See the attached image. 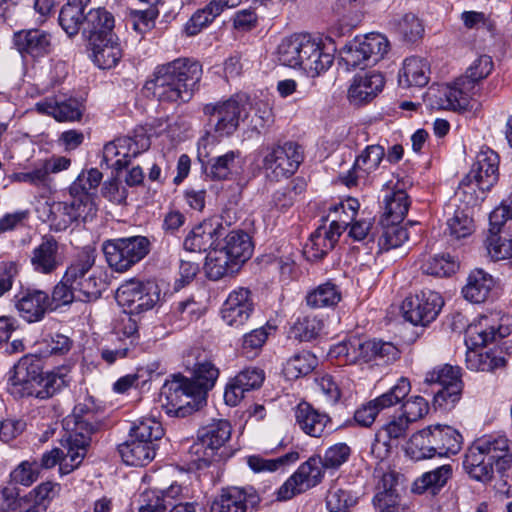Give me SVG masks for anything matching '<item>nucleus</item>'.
<instances>
[{
	"label": "nucleus",
	"mask_w": 512,
	"mask_h": 512,
	"mask_svg": "<svg viewBox=\"0 0 512 512\" xmlns=\"http://www.w3.org/2000/svg\"><path fill=\"white\" fill-rule=\"evenodd\" d=\"M410 423L400 414L392 417L383 425L375 436L372 444V453L379 459L386 458L391 449V442L405 438Z\"/></svg>",
	"instance_id": "4be33fe9"
},
{
	"label": "nucleus",
	"mask_w": 512,
	"mask_h": 512,
	"mask_svg": "<svg viewBox=\"0 0 512 512\" xmlns=\"http://www.w3.org/2000/svg\"><path fill=\"white\" fill-rule=\"evenodd\" d=\"M462 436L448 425L428 426L414 433L407 451L416 460L432 458L435 455H455L461 450Z\"/></svg>",
	"instance_id": "0eeeda50"
},
{
	"label": "nucleus",
	"mask_w": 512,
	"mask_h": 512,
	"mask_svg": "<svg viewBox=\"0 0 512 512\" xmlns=\"http://www.w3.org/2000/svg\"><path fill=\"white\" fill-rule=\"evenodd\" d=\"M389 26L407 42H415L424 32L421 21L412 13L394 16L389 21Z\"/></svg>",
	"instance_id": "49530a36"
},
{
	"label": "nucleus",
	"mask_w": 512,
	"mask_h": 512,
	"mask_svg": "<svg viewBox=\"0 0 512 512\" xmlns=\"http://www.w3.org/2000/svg\"><path fill=\"white\" fill-rule=\"evenodd\" d=\"M115 34L89 42L94 63L101 69H110L120 60L122 53Z\"/></svg>",
	"instance_id": "473e14b6"
},
{
	"label": "nucleus",
	"mask_w": 512,
	"mask_h": 512,
	"mask_svg": "<svg viewBox=\"0 0 512 512\" xmlns=\"http://www.w3.org/2000/svg\"><path fill=\"white\" fill-rule=\"evenodd\" d=\"M356 502L357 499L350 490L337 485L332 486L326 496V507L329 512H348Z\"/></svg>",
	"instance_id": "e2e57ef3"
},
{
	"label": "nucleus",
	"mask_w": 512,
	"mask_h": 512,
	"mask_svg": "<svg viewBox=\"0 0 512 512\" xmlns=\"http://www.w3.org/2000/svg\"><path fill=\"white\" fill-rule=\"evenodd\" d=\"M390 43L380 33H368L357 36L341 50V58L351 68L376 64L388 53Z\"/></svg>",
	"instance_id": "9b49d317"
},
{
	"label": "nucleus",
	"mask_w": 512,
	"mask_h": 512,
	"mask_svg": "<svg viewBox=\"0 0 512 512\" xmlns=\"http://www.w3.org/2000/svg\"><path fill=\"white\" fill-rule=\"evenodd\" d=\"M122 460L129 466H144L155 457V444H148L145 441L128 439L118 446Z\"/></svg>",
	"instance_id": "2f4dec72"
},
{
	"label": "nucleus",
	"mask_w": 512,
	"mask_h": 512,
	"mask_svg": "<svg viewBox=\"0 0 512 512\" xmlns=\"http://www.w3.org/2000/svg\"><path fill=\"white\" fill-rule=\"evenodd\" d=\"M235 262L242 265L252 256L253 246L248 233L243 230L229 232L221 247Z\"/></svg>",
	"instance_id": "4c0bfd02"
},
{
	"label": "nucleus",
	"mask_w": 512,
	"mask_h": 512,
	"mask_svg": "<svg viewBox=\"0 0 512 512\" xmlns=\"http://www.w3.org/2000/svg\"><path fill=\"white\" fill-rule=\"evenodd\" d=\"M493 286V278L482 269H476L470 273L462 293L468 301L482 303L488 299Z\"/></svg>",
	"instance_id": "e433bc0d"
},
{
	"label": "nucleus",
	"mask_w": 512,
	"mask_h": 512,
	"mask_svg": "<svg viewBox=\"0 0 512 512\" xmlns=\"http://www.w3.org/2000/svg\"><path fill=\"white\" fill-rule=\"evenodd\" d=\"M411 391L408 378L401 377L387 392L372 400L379 411L390 408L400 403Z\"/></svg>",
	"instance_id": "4d7b16f0"
},
{
	"label": "nucleus",
	"mask_w": 512,
	"mask_h": 512,
	"mask_svg": "<svg viewBox=\"0 0 512 512\" xmlns=\"http://www.w3.org/2000/svg\"><path fill=\"white\" fill-rule=\"evenodd\" d=\"M70 197V200L61 202L66 203L68 211L76 221L81 220L83 222H87L95 217L97 213V206L93 197H81L79 195H70Z\"/></svg>",
	"instance_id": "052dcab7"
},
{
	"label": "nucleus",
	"mask_w": 512,
	"mask_h": 512,
	"mask_svg": "<svg viewBox=\"0 0 512 512\" xmlns=\"http://www.w3.org/2000/svg\"><path fill=\"white\" fill-rule=\"evenodd\" d=\"M303 161L301 147L292 141L278 143L265 149L263 168L274 180L292 176Z\"/></svg>",
	"instance_id": "2eb2a0df"
},
{
	"label": "nucleus",
	"mask_w": 512,
	"mask_h": 512,
	"mask_svg": "<svg viewBox=\"0 0 512 512\" xmlns=\"http://www.w3.org/2000/svg\"><path fill=\"white\" fill-rule=\"evenodd\" d=\"M164 295L157 281L131 279L117 289L116 300L129 315H139L153 309Z\"/></svg>",
	"instance_id": "9d476101"
},
{
	"label": "nucleus",
	"mask_w": 512,
	"mask_h": 512,
	"mask_svg": "<svg viewBox=\"0 0 512 512\" xmlns=\"http://www.w3.org/2000/svg\"><path fill=\"white\" fill-rule=\"evenodd\" d=\"M305 299L311 308L334 307L341 300V292L334 283L326 282L308 292Z\"/></svg>",
	"instance_id": "37998d69"
},
{
	"label": "nucleus",
	"mask_w": 512,
	"mask_h": 512,
	"mask_svg": "<svg viewBox=\"0 0 512 512\" xmlns=\"http://www.w3.org/2000/svg\"><path fill=\"white\" fill-rule=\"evenodd\" d=\"M299 34L284 38L278 46L277 54L279 62L291 68L299 66V49L301 46Z\"/></svg>",
	"instance_id": "0e129e2a"
},
{
	"label": "nucleus",
	"mask_w": 512,
	"mask_h": 512,
	"mask_svg": "<svg viewBox=\"0 0 512 512\" xmlns=\"http://www.w3.org/2000/svg\"><path fill=\"white\" fill-rule=\"evenodd\" d=\"M420 269L427 275L446 277L456 272L458 263L449 254H441L423 261Z\"/></svg>",
	"instance_id": "13d9d810"
},
{
	"label": "nucleus",
	"mask_w": 512,
	"mask_h": 512,
	"mask_svg": "<svg viewBox=\"0 0 512 512\" xmlns=\"http://www.w3.org/2000/svg\"><path fill=\"white\" fill-rule=\"evenodd\" d=\"M492 69V58L488 55H481L467 68L466 74L457 79V84L473 90L478 82L491 73Z\"/></svg>",
	"instance_id": "8fccbe9b"
},
{
	"label": "nucleus",
	"mask_w": 512,
	"mask_h": 512,
	"mask_svg": "<svg viewBox=\"0 0 512 512\" xmlns=\"http://www.w3.org/2000/svg\"><path fill=\"white\" fill-rule=\"evenodd\" d=\"M106 289V282L95 270H92L79 282L74 291L78 293V301L92 302L101 297Z\"/></svg>",
	"instance_id": "603ef678"
},
{
	"label": "nucleus",
	"mask_w": 512,
	"mask_h": 512,
	"mask_svg": "<svg viewBox=\"0 0 512 512\" xmlns=\"http://www.w3.org/2000/svg\"><path fill=\"white\" fill-rule=\"evenodd\" d=\"M68 372L67 367H59L43 373L37 360L23 357L9 372V383L13 392L21 397L45 400L53 397L68 384Z\"/></svg>",
	"instance_id": "20e7f679"
},
{
	"label": "nucleus",
	"mask_w": 512,
	"mask_h": 512,
	"mask_svg": "<svg viewBox=\"0 0 512 512\" xmlns=\"http://www.w3.org/2000/svg\"><path fill=\"white\" fill-rule=\"evenodd\" d=\"M343 226L333 220L329 227L320 226L311 235L304 246L303 253L310 261L322 259L338 242Z\"/></svg>",
	"instance_id": "6ab92c4d"
},
{
	"label": "nucleus",
	"mask_w": 512,
	"mask_h": 512,
	"mask_svg": "<svg viewBox=\"0 0 512 512\" xmlns=\"http://www.w3.org/2000/svg\"><path fill=\"white\" fill-rule=\"evenodd\" d=\"M102 173L92 168L87 173H81L69 187L70 195L91 196L94 198L97 187L102 181Z\"/></svg>",
	"instance_id": "bf43d9fd"
},
{
	"label": "nucleus",
	"mask_w": 512,
	"mask_h": 512,
	"mask_svg": "<svg viewBox=\"0 0 512 512\" xmlns=\"http://www.w3.org/2000/svg\"><path fill=\"white\" fill-rule=\"evenodd\" d=\"M302 47L299 49V66L312 77L326 71L333 63L334 57L325 52L321 41L309 34H299Z\"/></svg>",
	"instance_id": "a211bd4d"
},
{
	"label": "nucleus",
	"mask_w": 512,
	"mask_h": 512,
	"mask_svg": "<svg viewBox=\"0 0 512 512\" xmlns=\"http://www.w3.org/2000/svg\"><path fill=\"white\" fill-rule=\"evenodd\" d=\"M205 267L211 280H219L235 274L241 266L236 265V262L221 247L216 246L208 254Z\"/></svg>",
	"instance_id": "ea45409f"
},
{
	"label": "nucleus",
	"mask_w": 512,
	"mask_h": 512,
	"mask_svg": "<svg viewBox=\"0 0 512 512\" xmlns=\"http://www.w3.org/2000/svg\"><path fill=\"white\" fill-rule=\"evenodd\" d=\"M401 222L381 221L382 233L378 239V246L381 252L400 247L408 240L407 230L400 226Z\"/></svg>",
	"instance_id": "864d4df0"
},
{
	"label": "nucleus",
	"mask_w": 512,
	"mask_h": 512,
	"mask_svg": "<svg viewBox=\"0 0 512 512\" xmlns=\"http://www.w3.org/2000/svg\"><path fill=\"white\" fill-rule=\"evenodd\" d=\"M240 3L241 0H211L204 8L197 10L192 15L185 25V33L188 36L197 35L226 8H234Z\"/></svg>",
	"instance_id": "a878e982"
},
{
	"label": "nucleus",
	"mask_w": 512,
	"mask_h": 512,
	"mask_svg": "<svg viewBox=\"0 0 512 512\" xmlns=\"http://www.w3.org/2000/svg\"><path fill=\"white\" fill-rule=\"evenodd\" d=\"M429 81V65L420 57L405 59L398 75L399 85L403 88L411 86L423 87Z\"/></svg>",
	"instance_id": "f704fd0d"
},
{
	"label": "nucleus",
	"mask_w": 512,
	"mask_h": 512,
	"mask_svg": "<svg viewBox=\"0 0 512 512\" xmlns=\"http://www.w3.org/2000/svg\"><path fill=\"white\" fill-rule=\"evenodd\" d=\"M255 498L237 487L223 490L213 501L211 512H248V504H255Z\"/></svg>",
	"instance_id": "7c9ffc66"
},
{
	"label": "nucleus",
	"mask_w": 512,
	"mask_h": 512,
	"mask_svg": "<svg viewBox=\"0 0 512 512\" xmlns=\"http://www.w3.org/2000/svg\"><path fill=\"white\" fill-rule=\"evenodd\" d=\"M469 198L465 199V206L463 208H454L452 204L447 206V230L449 234L456 238H465L472 234L474 231L473 219L470 213V206L476 204H468Z\"/></svg>",
	"instance_id": "c9c22d12"
},
{
	"label": "nucleus",
	"mask_w": 512,
	"mask_h": 512,
	"mask_svg": "<svg viewBox=\"0 0 512 512\" xmlns=\"http://www.w3.org/2000/svg\"><path fill=\"white\" fill-rule=\"evenodd\" d=\"M163 435L164 429L161 423L154 418L138 419L129 430V436L142 442L145 441L148 444H155Z\"/></svg>",
	"instance_id": "3c124183"
},
{
	"label": "nucleus",
	"mask_w": 512,
	"mask_h": 512,
	"mask_svg": "<svg viewBox=\"0 0 512 512\" xmlns=\"http://www.w3.org/2000/svg\"><path fill=\"white\" fill-rule=\"evenodd\" d=\"M499 157L491 149L481 150L472 165L469 173L459 185V191L469 196L468 204H478L485 198V192L489 191L498 181Z\"/></svg>",
	"instance_id": "6e6552de"
},
{
	"label": "nucleus",
	"mask_w": 512,
	"mask_h": 512,
	"mask_svg": "<svg viewBox=\"0 0 512 512\" xmlns=\"http://www.w3.org/2000/svg\"><path fill=\"white\" fill-rule=\"evenodd\" d=\"M512 332V317L501 311L482 314L466 331V345L484 347Z\"/></svg>",
	"instance_id": "4468645a"
},
{
	"label": "nucleus",
	"mask_w": 512,
	"mask_h": 512,
	"mask_svg": "<svg viewBox=\"0 0 512 512\" xmlns=\"http://www.w3.org/2000/svg\"><path fill=\"white\" fill-rule=\"evenodd\" d=\"M444 301L438 292L423 290L405 298L401 309L404 318L413 325L427 326L439 315Z\"/></svg>",
	"instance_id": "dca6fc26"
},
{
	"label": "nucleus",
	"mask_w": 512,
	"mask_h": 512,
	"mask_svg": "<svg viewBox=\"0 0 512 512\" xmlns=\"http://www.w3.org/2000/svg\"><path fill=\"white\" fill-rule=\"evenodd\" d=\"M225 233L221 223L213 226L212 223H203L190 231L184 240V248L190 252H205L214 249L218 244L217 240Z\"/></svg>",
	"instance_id": "b1692460"
},
{
	"label": "nucleus",
	"mask_w": 512,
	"mask_h": 512,
	"mask_svg": "<svg viewBox=\"0 0 512 512\" xmlns=\"http://www.w3.org/2000/svg\"><path fill=\"white\" fill-rule=\"evenodd\" d=\"M385 156V149L381 145H369L356 158L353 173L362 171L365 174L374 172L382 162Z\"/></svg>",
	"instance_id": "680f3d73"
},
{
	"label": "nucleus",
	"mask_w": 512,
	"mask_h": 512,
	"mask_svg": "<svg viewBox=\"0 0 512 512\" xmlns=\"http://www.w3.org/2000/svg\"><path fill=\"white\" fill-rule=\"evenodd\" d=\"M61 491V485L56 482L46 481L37 485L30 491V497L34 502L32 508L38 511L46 510L47 506L54 500Z\"/></svg>",
	"instance_id": "69168bd1"
},
{
	"label": "nucleus",
	"mask_w": 512,
	"mask_h": 512,
	"mask_svg": "<svg viewBox=\"0 0 512 512\" xmlns=\"http://www.w3.org/2000/svg\"><path fill=\"white\" fill-rule=\"evenodd\" d=\"M240 158L239 151H228L227 153L212 158L206 168L207 176L212 180H226L237 167Z\"/></svg>",
	"instance_id": "de8ad7c7"
},
{
	"label": "nucleus",
	"mask_w": 512,
	"mask_h": 512,
	"mask_svg": "<svg viewBox=\"0 0 512 512\" xmlns=\"http://www.w3.org/2000/svg\"><path fill=\"white\" fill-rule=\"evenodd\" d=\"M30 263L37 273H54L63 263L59 243L52 236H44L42 242L33 249Z\"/></svg>",
	"instance_id": "aec40b11"
},
{
	"label": "nucleus",
	"mask_w": 512,
	"mask_h": 512,
	"mask_svg": "<svg viewBox=\"0 0 512 512\" xmlns=\"http://www.w3.org/2000/svg\"><path fill=\"white\" fill-rule=\"evenodd\" d=\"M95 259L94 250L85 249L67 266L63 276L65 281L72 285V289H75L80 280L94 270Z\"/></svg>",
	"instance_id": "79ce46f5"
},
{
	"label": "nucleus",
	"mask_w": 512,
	"mask_h": 512,
	"mask_svg": "<svg viewBox=\"0 0 512 512\" xmlns=\"http://www.w3.org/2000/svg\"><path fill=\"white\" fill-rule=\"evenodd\" d=\"M119 156L113 163L116 170H122L127 167L131 159L140 153L149 149L151 142L150 138L143 132L135 134L133 137L124 136L115 139Z\"/></svg>",
	"instance_id": "c85d7f7f"
},
{
	"label": "nucleus",
	"mask_w": 512,
	"mask_h": 512,
	"mask_svg": "<svg viewBox=\"0 0 512 512\" xmlns=\"http://www.w3.org/2000/svg\"><path fill=\"white\" fill-rule=\"evenodd\" d=\"M91 0H68L61 8L59 25L69 37L77 35L91 41H97L113 35L114 17L104 8H90L86 11Z\"/></svg>",
	"instance_id": "39448f33"
},
{
	"label": "nucleus",
	"mask_w": 512,
	"mask_h": 512,
	"mask_svg": "<svg viewBox=\"0 0 512 512\" xmlns=\"http://www.w3.org/2000/svg\"><path fill=\"white\" fill-rule=\"evenodd\" d=\"M452 476V467L445 464L434 470L425 472L413 483V492L422 494L429 492L432 495L437 494Z\"/></svg>",
	"instance_id": "58836bf2"
},
{
	"label": "nucleus",
	"mask_w": 512,
	"mask_h": 512,
	"mask_svg": "<svg viewBox=\"0 0 512 512\" xmlns=\"http://www.w3.org/2000/svg\"><path fill=\"white\" fill-rule=\"evenodd\" d=\"M295 417L299 427L309 436L321 437L333 430L329 416L320 413L307 402L298 404Z\"/></svg>",
	"instance_id": "5701e85b"
},
{
	"label": "nucleus",
	"mask_w": 512,
	"mask_h": 512,
	"mask_svg": "<svg viewBox=\"0 0 512 512\" xmlns=\"http://www.w3.org/2000/svg\"><path fill=\"white\" fill-rule=\"evenodd\" d=\"M254 311L251 291L239 287L230 292L221 309V316L226 325L239 329L249 321Z\"/></svg>",
	"instance_id": "f3484780"
},
{
	"label": "nucleus",
	"mask_w": 512,
	"mask_h": 512,
	"mask_svg": "<svg viewBox=\"0 0 512 512\" xmlns=\"http://www.w3.org/2000/svg\"><path fill=\"white\" fill-rule=\"evenodd\" d=\"M36 110L41 114L54 117L57 121H75L82 116L79 102L75 99L57 101L54 98H46L36 103Z\"/></svg>",
	"instance_id": "72a5a7b5"
},
{
	"label": "nucleus",
	"mask_w": 512,
	"mask_h": 512,
	"mask_svg": "<svg viewBox=\"0 0 512 512\" xmlns=\"http://www.w3.org/2000/svg\"><path fill=\"white\" fill-rule=\"evenodd\" d=\"M351 453L345 443H337L329 447L324 457L312 456L302 463L278 490L279 500H288L297 494L318 485L324 476V469H336L344 464Z\"/></svg>",
	"instance_id": "423d86ee"
},
{
	"label": "nucleus",
	"mask_w": 512,
	"mask_h": 512,
	"mask_svg": "<svg viewBox=\"0 0 512 512\" xmlns=\"http://www.w3.org/2000/svg\"><path fill=\"white\" fill-rule=\"evenodd\" d=\"M512 467V441L505 435H485L467 448L463 468L470 478L488 483L494 470L501 476Z\"/></svg>",
	"instance_id": "7ed1b4c3"
},
{
	"label": "nucleus",
	"mask_w": 512,
	"mask_h": 512,
	"mask_svg": "<svg viewBox=\"0 0 512 512\" xmlns=\"http://www.w3.org/2000/svg\"><path fill=\"white\" fill-rule=\"evenodd\" d=\"M467 347L466 364L468 369L490 372L505 366V358L496 356L492 352H478L477 347L471 346V344Z\"/></svg>",
	"instance_id": "a18cd8bd"
},
{
	"label": "nucleus",
	"mask_w": 512,
	"mask_h": 512,
	"mask_svg": "<svg viewBox=\"0 0 512 512\" xmlns=\"http://www.w3.org/2000/svg\"><path fill=\"white\" fill-rule=\"evenodd\" d=\"M299 459V453L291 451L276 459H264L259 456H250L248 458L249 467L255 472L276 471L279 467L296 462Z\"/></svg>",
	"instance_id": "338daca9"
},
{
	"label": "nucleus",
	"mask_w": 512,
	"mask_h": 512,
	"mask_svg": "<svg viewBox=\"0 0 512 512\" xmlns=\"http://www.w3.org/2000/svg\"><path fill=\"white\" fill-rule=\"evenodd\" d=\"M16 307L27 322L40 321L44 315L52 310L50 296L47 292L38 289H28L18 300Z\"/></svg>",
	"instance_id": "393cba45"
},
{
	"label": "nucleus",
	"mask_w": 512,
	"mask_h": 512,
	"mask_svg": "<svg viewBox=\"0 0 512 512\" xmlns=\"http://www.w3.org/2000/svg\"><path fill=\"white\" fill-rule=\"evenodd\" d=\"M63 445L60 474L67 475L77 469L87 453L88 439L82 434L70 435Z\"/></svg>",
	"instance_id": "bb28decb"
},
{
	"label": "nucleus",
	"mask_w": 512,
	"mask_h": 512,
	"mask_svg": "<svg viewBox=\"0 0 512 512\" xmlns=\"http://www.w3.org/2000/svg\"><path fill=\"white\" fill-rule=\"evenodd\" d=\"M232 427L227 420H217L201 429L198 434L215 453L230 439Z\"/></svg>",
	"instance_id": "c03bdc74"
},
{
	"label": "nucleus",
	"mask_w": 512,
	"mask_h": 512,
	"mask_svg": "<svg viewBox=\"0 0 512 512\" xmlns=\"http://www.w3.org/2000/svg\"><path fill=\"white\" fill-rule=\"evenodd\" d=\"M14 43L21 53L39 57L50 51V35L39 29L20 31L14 35Z\"/></svg>",
	"instance_id": "cd10ccee"
},
{
	"label": "nucleus",
	"mask_w": 512,
	"mask_h": 512,
	"mask_svg": "<svg viewBox=\"0 0 512 512\" xmlns=\"http://www.w3.org/2000/svg\"><path fill=\"white\" fill-rule=\"evenodd\" d=\"M202 77V66L196 60L178 58L158 66L146 81V91L162 103H185L191 100Z\"/></svg>",
	"instance_id": "f03ea898"
},
{
	"label": "nucleus",
	"mask_w": 512,
	"mask_h": 512,
	"mask_svg": "<svg viewBox=\"0 0 512 512\" xmlns=\"http://www.w3.org/2000/svg\"><path fill=\"white\" fill-rule=\"evenodd\" d=\"M374 478L376 483L372 499L373 506H383V504L404 500L399 492L398 478L394 472L376 471Z\"/></svg>",
	"instance_id": "c756f323"
},
{
	"label": "nucleus",
	"mask_w": 512,
	"mask_h": 512,
	"mask_svg": "<svg viewBox=\"0 0 512 512\" xmlns=\"http://www.w3.org/2000/svg\"><path fill=\"white\" fill-rule=\"evenodd\" d=\"M318 365V359L309 351H301L289 358L284 366L288 379H297L311 373Z\"/></svg>",
	"instance_id": "09e8293b"
},
{
	"label": "nucleus",
	"mask_w": 512,
	"mask_h": 512,
	"mask_svg": "<svg viewBox=\"0 0 512 512\" xmlns=\"http://www.w3.org/2000/svg\"><path fill=\"white\" fill-rule=\"evenodd\" d=\"M485 247L488 255L495 261L512 258V240L502 239L499 234L488 235Z\"/></svg>",
	"instance_id": "774afa93"
},
{
	"label": "nucleus",
	"mask_w": 512,
	"mask_h": 512,
	"mask_svg": "<svg viewBox=\"0 0 512 512\" xmlns=\"http://www.w3.org/2000/svg\"><path fill=\"white\" fill-rule=\"evenodd\" d=\"M248 105V97L244 94H235L225 101L206 104L203 113L208 117L209 131L215 137L232 135L240 119L248 116Z\"/></svg>",
	"instance_id": "1a4fd4ad"
},
{
	"label": "nucleus",
	"mask_w": 512,
	"mask_h": 512,
	"mask_svg": "<svg viewBox=\"0 0 512 512\" xmlns=\"http://www.w3.org/2000/svg\"><path fill=\"white\" fill-rule=\"evenodd\" d=\"M324 324L315 316L298 317L289 330V337L299 341H311L322 331Z\"/></svg>",
	"instance_id": "5fc2aeb1"
},
{
	"label": "nucleus",
	"mask_w": 512,
	"mask_h": 512,
	"mask_svg": "<svg viewBox=\"0 0 512 512\" xmlns=\"http://www.w3.org/2000/svg\"><path fill=\"white\" fill-rule=\"evenodd\" d=\"M472 93V89L458 85L456 80L453 85H445L439 90L437 107L454 111L466 109Z\"/></svg>",
	"instance_id": "a19ab883"
},
{
	"label": "nucleus",
	"mask_w": 512,
	"mask_h": 512,
	"mask_svg": "<svg viewBox=\"0 0 512 512\" xmlns=\"http://www.w3.org/2000/svg\"><path fill=\"white\" fill-rule=\"evenodd\" d=\"M424 383L438 385L433 405L443 411L451 410L460 401L463 391L460 368L449 364L434 367L425 375Z\"/></svg>",
	"instance_id": "ddd939ff"
},
{
	"label": "nucleus",
	"mask_w": 512,
	"mask_h": 512,
	"mask_svg": "<svg viewBox=\"0 0 512 512\" xmlns=\"http://www.w3.org/2000/svg\"><path fill=\"white\" fill-rule=\"evenodd\" d=\"M219 377V369L210 361L195 365L192 378L174 375L167 380L160 393L162 407L168 415L186 417L206 401V394Z\"/></svg>",
	"instance_id": "f257e3e1"
},
{
	"label": "nucleus",
	"mask_w": 512,
	"mask_h": 512,
	"mask_svg": "<svg viewBox=\"0 0 512 512\" xmlns=\"http://www.w3.org/2000/svg\"><path fill=\"white\" fill-rule=\"evenodd\" d=\"M384 85V77L379 72L357 74L348 89V99L354 105L366 104L382 91Z\"/></svg>",
	"instance_id": "412c9836"
},
{
	"label": "nucleus",
	"mask_w": 512,
	"mask_h": 512,
	"mask_svg": "<svg viewBox=\"0 0 512 512\" xmlns=\"http://www.w3.org/2000/svg\"><path fill=\"white\" fill-rule=\"evenodd\" d=\"M102 250L108 265L117 272H124L149 253L150 241L144 236L108 240Z\"/></svg>",
	"instance_id": "f8f14e48"
},
{
	"label": "nucleus",
	"mask_w": 512,
	"mask_h": 512,
	"mask_svg": "<svg viewBox=\"0 0 512 512\" xmlns=\"http://www.w3.org/2000/svg\"><path fill=\"white\" fill-rule=\"evenodd\" d=\"M410 206L408 195L403 190H397L385 199V212L382 221L402 222Z\"/></svg>",
	"instance_id": "6e6d98bb"
}]
</instances>
